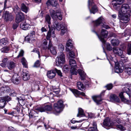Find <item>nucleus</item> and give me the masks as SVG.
I'll use <instances>...</instances> for the list:
<instances>
[{
  "mask_svg": "<svg viewBox=\"0 0 131 131\" xmlns=\"http://www.w3.org/2000/svg\"><path fill=\"white\" fill-rule=\"evenodd\" d=\"M85 115L84 113L83 110L81 108L78 109V113L77 115V117H82L84 116Z\"/></svg>",
  "mask_w": 131,
  "mask_h": 131,
  "instance_id": "c85d7f7f",
  "label": "nucleus"
},
{
  "mask_svg": "<svg viewBox=\"0 0 131 131\" xmlns=\"http://www.w3.org/2000/svg\"><path fill=\"white\" fill-rule=\"evenodd\" d=\"M106 48L109 51H111L112 49L111 45L109 43L107 44Z\"/></svg>",
  "mask_w": 131,
  "mask_h": 131,
  "instance_id": "e2e57ef3",
  "label": "nucleus"
},
{
  "mask_svg": "<svg viewBox=\"0 0 131 131\" xmlns=\"http://www.w3.org/2000/svg\"><path fill=\"white\" fill-rule=\"evenodd\" d=\"M116 127L118 129L122 131H124L126 129L125 128L121 125H117Z\"/></svg>",
  "mask_w": 131,
  "mask_h": 131,
  "instance_id": "3c124183",
  "label": "nucleus"
},
{
  "mask_svg": "<svg viewBox=\"0 0 131 131\" xmlns=\"http://www.w3.org/2000/svg\"><path fill=\"white\" fill-rule=\"evenodd\" d=\"M120 12L121 14L131 15V8H130L127 4H123L121 7Z\"/></svg>",
  "mask_w": 131,
  "mask_h": 131,
  "instance_id": "39448f33",
  "label": "nucleus"
},
{
  "mask_svg": "<svg viewBox=\"0 0 131 131\" xmlns=\"http://www.w3.org/2000/svg\"><path fill=\"white\" fill-rule=\"evenodd\" d=\"M131 89V87L130 86L125 87L123 88V91L124 92L126 93L128 95V93H129Z\"/></svg>",
  "mask_w": 131,
  "mask_h": 131,
  "instance_id": "58836bf2",
  "label": "nucleus"
},
{
  "mask_svg": "<svg viewBox=\"0 0 131 131\" xmlns=\"http://www.w3.org/2000/svg\"><path fill=\"white\" fill-rule=\"evenodd\" d=\"M9 50V48L7 47H5L1 49L2 52L6 53L8 52Z\"/></svg>",
  "mask_w": 131,
  "mask_h": 131,
  "instance_id": "a19ab883",
  "label": "nucleus"
},
{
  "mask_svg": "<svg viewBox=\"0 0 131 131\" xmlns=\"http://www.w3.org/2000/svg\"><path fill=\"white\" fill-rule=\"evenodd\" d=\"M110 99L112 101L119 102V100L118 97L115 94H112L110 95Z\"/></svg>",
  "mask_w": 131,
  "mask_h": 131,
  "instance_id": "cd10ccee",
  "label": "nucleus"
},
{
  "mask_svg": "<svg viewBox=\"0 0 131 131\" xmlns=\"http://www.w3.org/2000/svg\"><path fill=\"white\" fill-rule=\"evenodd\" d=\"M127 51L128 54L130 55L131 54V44H128Z\"/></svg>",
  "mask_w": 131,
  "mask_h": 131,
  "instance_id": "864d4df0",
  "label": "nucleus"
},
{
  "mask_svg": "<svg viewBox=\"0 0 131 131\" xmlns=\"http://www.w3.org/2000/svg\"><path fill=\"white\" fill-rule=\"evenodd\" d=\"M113 51L114 53L118 56H121L122 55L123 51L119 48L118 47H114Z\"/></svg>",
  "mask_w": 131,
  "mask_h": 131,
  "instance_id": "6ab92c4d",
  "label": "nucleus"
},
{
  "mask_svg": "<svg viewBox=\"0 0 131 131\" xmlns=\"http://www.w3.org/2000/svg\"><path fill=\"white\" fill-rule=\"evenodd\" d=\"M69 68L68 66L66 65L64 66L63 67V70L65 72V73L69 71Z\"/></svg>",
  "mask_w": 131,
  "mask_h": 131,
  "instance_id": "5fc2aeb1",
  "label": "nucleus"
},
{
  "mask_svg": "<svg viewBox=\"0 0 131 131\" xmlns=\"http://www.w3.org/2000/svg\"><path fill=\"white\" fill-rule=\"evenodd\" d=\"M40 65V61L37 60L35 63L33 67H39Z\"/></svg>",
  "mask_w": 131,
  "mask_h": 131,
  "instance_id": "4d7b16f0",
  "label": "nucleus"
},
{
  "mask_svg": "<svg viewBox=\"0 0 131 131\" xmlns=\"http://www.w3.org/2000/svg\"><path fill=\"white\" fill-rule=\"evenodd\" d=\"M124 68L123 67H121L118 63H115V72L117 73H122L123 71Z\"/></svg>",
  "mask_w": 131,
  "mask_h": 131,
  "instance_id": "f3484780",
  "label": "nucleus"
},
{
  "mask_svg": "<svg viewBox=\"0 0 131 131\" xmlns=\"http://www.w3.org/2000/svg\"><path fill=\"white\" fill-rule=\"evenodd\" d=\"M77 86L79 90H83L84 89V86L83 84L80 82L77 83Z\"/></svg>",
  "mask_w": 131,
  "mask_h": 131,
  "instance_id": "c9c22d12",
  "label": "nucleus"
},
{
  "mask_svg": "<svg viewBox=\"0 0 131 131\" xmlns=\"http://www.w3.org/2000/svg\"><path fill=\"white\" fill-rule=\"evenodd\" d=\"M79 73L80 75V78L81 80H84L85 78L86 75V74L84 71L81 69H79L78 70Z\"/></svg>",
  "mask_w": 131,
  "mask_h": 131,
  "instance_id": "393cba45",
  "label": "nucleus"
},
{
  "mask_svg": "<svg viewBox=\"0 0 131 131\" xmlns=\"http://www.w3.org/2000/svg\"><path fill=\"white\" fill-rule=\"evenodd\" d=\"M45 22L47 23L48 24L50 25L51 24V17L50 15H46L45 17Z\"/></svg>",
  "mask_w": 131,
  "mask_h": 131,
  "instance_id": "e433bc0d",
  "label": "nucleus"
},
{
  "mask_svg": "<svg viewBox=\"0 0 131 131\" xmlns=\"http://www.w3.org/2000/svg\"><path fill=\"white\" fill-rule=\"evenodd\" d=\"M73 48V41L70 39H69L67 41L66 45V50L69 51L72 50Z\"/></svg>",
  "mask_w": 131,
  "mask_h": 131,
  "instance_id": "2eb2a0df",
  "label": "nucleus"
},
{
  "mask_svg": "<svg viewBox=\"0 0 131 131\" xmlns=\"http://www.w3.org/2000/svg\"><path fill=\"white\" fill-rule=\"evenodd\" d=\"M50 12L51 17L54 20H56L57 18L60 20H62V16L60 10L58 9L55 12L51 9L50 10Z\"/></svg>",
  "mask_w": 131,
  "mask_h": 131,
  "instance_id": "7ed1b4c3",
  "label": "nucleus"
},
{
  "mask_svg": "<svg viewBox=\"0 0 131 131\" xmlns=\"http://www.w3.org/2000/svg\"><path fill=\"white\" fill-rule=\"evenodd\" d=\"M77 67L71 68L70 71L72 74L77 75V72L76 68Z\"/></svg>",
  "mask_w": 131,
  "mask_h": 131,
  "instance_id": "09e8293b",
  "label": "nucleus"
},
{
  "mask_svg": "<svg viewBox=\"0 0 131 131\" xmlns=\"http://www.w3.org/2000/svg\"><path fill=\"white\" fill-rule=\"evenodd\" d=\"M47 43L48 42L45 39L44 40L42 45V47L43 49L45 50L48 49Z\"/></svg>",
  "mask_w": 131,
  "mask_h": 131,
  "instance_id": "79ce46f5",
  "label": "nucleus"
},
{
  "mask_svg": "<svg viewBox=\"0 0 131 131\" xmlns=\"http://www.w3.org/2000/svg\"><path fill=\"white\" fill-rule=\"evenodd\" d=\"M48 2L53 6H56L57 4V0H48Z\"/></svg>",
  "mask_w": 131,
  "mask_h": 131,
  "instance_id": "4c0bfd02",
  "label": "nucleus"
},
{
  "mask_svg": "<svg viewBox=\"0 0 131 131\" xmlns=\"http://www.w3.org/2000/svg\"><path fill=\"white\" fill-rule=\"evenodd\" d=\"M65 58L64 54L62 52H61L59 54V56L56 58V65L58 67H61L65 62Z\"/></svg>",
  "mask_w": 131,
  "mask_h": 131,
  "instance_id": "f03ea898",
  "label": "nucleus"
},
{
  "mask_svg": "<svg viewBox=\"0 0 131 131\" xmlns=\"http://www.w3.org/2000/svg\"><path fill=\"white\" fill-rule=\"evenodd\" d=\"M70 90L74 95H79L81 94V93L76 89H71Z\"/></svg>",
  "mask_w": 131,
  "mask_h": 131,
  "instance_id": "49530a36",
  "label": "nucleus"
},
{
  "mask_svg": "<svg viewBox=\"0 0 131 131\" xmlns=\"http://www.w3.org/2000/svg\"><path fill=\"white\" fill-rule=\"evenodd\" d=\"M104 19L102 17H100L95 21H94V26H98L103 23Z\"/></svg>",
  "mask_w": 131,
  "mask_h": 131,
  "instance_id": "412c9836",
  "label": "nucleus"
},
{
  "mask_svg": "<svg viewBox=\"0 0 131 131\" xmlns=\"http://www.w3.org/2000/svg\"><path fill=\"white\" fill-rule=\"evenodd\" d=\"M61 23L59 25V22L57 21H55L53 23V25L52 26V28H53L54 30L56 29L58 30H59L61 28Z\"/></svg>",
  "mask_w": 131,
  "mask_h": 131,
  "instance_id": "4be33fe9",
  "label": "nucleus"
},
{
  "mask_svg": "<svg viewBox=\"0 0 131 131\" xmlns=\"http://www.w3.org/2000/svg\"><path fill=\"white\" fill-rule=\"evenodd\" d=\"M24 17L23 14L21 12H19L16 15L15 21L17 23H18L24 20Z\"/></svg>",
  "mask_w": 131,
  "mask_h": 131,
  "instance_id": "ddd939ff",
  "label": "nucleus"
},
{
  "mask_svg": "<svg viewBox=\"0 0 131 131\" xmlns=\"http://www.w3.org/2000/svg\"><path fill=\"white\" fill-rule=\"evenodd\" d=\"M10 94L11 95L14 96L15 94V91L12 89H11V90L10 91Z\"/></svg>",
  "mask_w": 131,
  "mask_h": 131,
  "instance_id": "338daca9",
  "label": "nucleus"
},
{
  "mask_svg": "<svg viewBox=\"0 0 131 131\" xmlns=\"http://www.w3.org/2000/svg\"><path fill=\"white\" fill-rule=\"evenodd\" d=\"M52 30L51 31L50 29L49 30L47 35L46 37V39L47 40H49V44L48 49L50 50L51 53L54 55H56L57 53L56 48L52 46V44L50 38L51 36L53 38L55 37V35L54 32V31H52Z\"/></svg>",
  "mask_w": 131,
  "mask_h": 131,
  "instance_id": "f257e3e1",
  "label": "nucleus"
},
{
  "mask_svg": "<svg viewBox=\"0 0 131 131\" xmlns=\"http://www.w3.org/2000/svg\"><path fill=\"white\" fill-rule=\"evenodd\" d=\"M123 93V92H121L119 94V96L122 101L126 102L127 101V100L124 97Z\"/></svg>",
  "mask_w": 131,
  "mask_h": 131,
  "instance_id": "8fccbe9b",
  "label": "nucleus"
},
{
  "mask_svg": "<svg viewBox=\"0 0 131 131\" xmlns=\"http://www.w3.org/2000/svg\"><path fill=\"white\" fill-rule=\"evenodd\" d=\"M11 100L10 97L8 96H5L0 99V107H4L6 105V102H8Z\"/></svg>",
  "mask_w": 131,
  "mask_h": 131,
  "instance_id": "6e6552de",
  "label": "nucleus"
},
{
  "mask_svg": "<svg viewBox=\"0 0 131 131\" xmlns=\"http://www.w3.org/2000/svg\"><path fill=\"white\" fill-rule=\"evenodd\" d=\"M130 15L127 14H121L120 12H119L118 16L121 18V20L124 23H127L129 20V17Z\"/></svg>",
  "mask_w": 131,
  "mask_h": 131,
  "instance_id": "1a4fd4ad",
  "label": "nucleus"
},
{
  "mask_svg": "<svg viewBox=\"0 0 131 131\" xmlns=\"http://www.w3.org/2000/svg\"><path fill=\"white\" fill-rule=\"evenodd\" d=\"M21 61L23 66L26 68L27 67V62L25 59L24 57L22 58L21 59Z\"/></svg>",
  "mask_w": 131,
  "mask_h": 131,
  "instance_id": "de8ad7c7",
  "label": "nucleus"
},
{
  "mask_svg": "<svg viewBox=\"0 0 131 131\" xmlns=\"http://www.w3.org/2000/svg\"><path fill=\"white\" fill-rule=\"evenodd\" d=\"M14 18V16L11 13H9L8 12L6 11L4 19L5 21L6 22L11 21L13 20Z\"/></svg>",
  "mask_w": 131,
  "mask_h": 131,
  "instance_id": "4468645a",
  "label": "nucleus"
},
{
  "mask_svg": "<svg viewBox=\"0 0 131 131\" xmlns=\"http://www.w3.org/2000/svg\"><path fill=\"white\" fill-rule=\"evenodd\" d=\"M88 130V131H98L97 128L92 127H89Z\"/></svg>",
  "mask_w": 131,
  "mask_h": 131,
  "instance_id": "6e6d98bb",
  "label": "nucleus"
},
{
  "mask_svg": "<svg viewBox=\"0 0 131 131\" xmlns=\"http://www.w3.org/2000/svg\"><path fill=\"white\" fill-rule=\"evenodd\" d=\"M31 52H34L36 53H37L39 57H40V53L38 49L34 48L32 50V51H31Z\"/></svg>",
  "mask_w": 131,
  "mask_h": 131,
  "instance_id": "13d9d810",
  "label": "nucleus"
},
{
  "mask_svg": "<svg viewBox=\"0 0 131 131\" xmlns=\"http://www.w3.org/2000/svg\"><path fill=\"white\" fill-rule=\"evenodd\" d=\"M105 92V91H103L100 95L94 96L92 97L94 101L97 104H100L101 103V101L102 100L101 97L102 95H104Z\"/></svg>",
  "mask_w": 131,
  "mask_h": 131,
  "instance_id": "9d476101",
  "label": "nucleus"
},
{
  "mask_svg": "<svg viewBox=\"0 0 131 131\" xmlns=\"http://www.w3.org/2000/svg\"><path fill=\"white\" fill-rule=\"evenodd\" d=\"M61 32L60 33L61 35H63L67 31L66 24L64 23H62L61 26Z\"/></svg>",
  "mask_w": 131,
  "mask_h": 131,
  "instance_id": "aec40b11",
  "label": "nucleus"
},
{
  "mask_svg": "<svg viewBox=\"0 0 131 131\" xmlns=\"http://www.w3.org/2000/svg\"><path fill=\"white\" fill-rule=\"evenodd\" d=\"M52 107L51 105H48L45 104L41 107L38 108V110L41 112H43L46 111H50L52 110Z\"/></svg>",
  "mask_w": 131,
  "mask_h": 131,
  "instance_id": "f8f14e48",
  "label": "nucleus"
},
{
  "mask_svg": "<svg viewBox=\"0 0 131 131\" xmlns=\"http://www.w3.org/2000/svg\"><path fill=\"white\" fill-rule=\"evenodd\" d=\"M16 99L18 101L19 104L21 105H25V103L24 101L25 99V98H22L21 97H17Z\"/></svg>",
  "mask_w": 131,
  "mask_h": 131,
  "instance_id": "72a5a7b5",
  "label": "nucleus"
},
{
  "mask_svg": "<svg viewBox=\"0 0 131 131\" xmlns=\"http://www.w3.org/2000/svg\"><path fill=\"white\" fill-rule=\"evenodd\" d=\"M21 76L22 77L23 80L25 81H27L30 79V75L29 74L26 72H23L22 73Z\"/></svg>",
  "mask_w": 131,
  "mask_h": 131,
  "instance_id": "b1692460",
  "label": "nucleus"
},
{
  "mask_svg": "<svg viewBox=\"0 0 131 131\" xmlns=\"http://www.w3.org/2000/svg\"><path fill=\"white\" fill-rule=\"evenodd\" d=\"M54 70L57 73L58 75L60 77L62 76V73L61 71L60 70H58L56 68L54 69Z\"/></svg>",
  "mask_w": 131,
  "mask_h": 131,
  "instance_id": "052dcab7",
  "label": "nucleus"
},
{
  "mask_svg": "<svg viewBox=\"0 0 131 131\" xmlns=\"http://www.w3.org/2000/svg\"><path fill=\"white\" fill-rule=\"evenodd\" d=\"M63 102L62 100L58 101L57 103L54 104V113L55 114L60 113L62 111V107L63 106Z\"/></svg>",
  "mask_w": 131,
  "mask_h": 131,
  "instance_id": "423d86ee",
  "label": "nucleus"
},
{
  "mask_svg": "<svg viewBox=\"0 0 131 131\" xmlns=\"http://www.w3.org/2000/svg\"><path fill=\"white\" fill-rule=\"evenodd\" d=\"M124 33L125 36H128L129 37L131 35V30L129 29H127L124 31Z\"/></svg>",
  "mask_w": 131,
  "mask_h": 131,
  "instance_id": "a18cd8bd",
  "label": "nucleus"
},
{
  "mask_svg": "<svg viewBox=\"0 0 131 131\" xmlns=\"http://www.w3.org/2000/svg\"><path fill=\"white\" fill-rule=\"evenodd\" d=\"M18 26V25L16 24H13V28L14 29H16Z\"/></svg>",
  "mask_w": 131,
  "mask_h": 131,
  "instance_id": "774afa93",
  "label": "nucleus"
},
{
  "mask_svg": "<svg viewBox=\"0 0 131 131\" xmlns=\"http://www.w3.org/2000/svg\"><path fill=\"white\" fill-rule=\"evenodd\" d=\"M105 87L108 90H111L113 87V85L111 84H110L107 85Z\"/></svg>",
  "mask_w": 131,
  "mask_h": 131,
  "instance_id": "680f3d73",
  "label": "nucleus"
},
{
  "mask_svg": "<svg viewBox=\"0 0 131 131\" xmlns=\"http://www.w3.org/2000/svg\"><path fill=\"white\" fill-rule=\"evenodd\" d=\"M15 66V63L12 61L10 62L7 65L8 68L10 70H12L13 69Z\"/></svg>",
  "mask_w": 131,
  "mask_h": 131,
  "instance_id": "2f4dec72",
  "label": "nucleus"
},
{
  "mask_svg": "<svg viewBox=\"0 0 131 131\" xmlns=\"http://www.w3.org/2000/svg\"><path fill=\"white\" fill-rule=\"evenodd\" d=\"M103 124L106 127H110L114 125V123L110 121L109 118H107L104 119Z\"/></svg>",
  "mask_w": 131,
  "mask_h": 131,
  "instance_id": "a211bd4d",
  "label": "nucleus"
},
{
  "mask_svg": "<svg viewBox=\"0 0 131 131\" xmlns=\"http://www.w3.org/2000/svg\"><path fill=\"white\" fill-rule=\"evenodd\" d=\"M8 43V41L6 38H3L0 40V45H5Z\"/></svg>",
  "mask_w": 131,
  "mask_h": 131,
  "instance_id": "c756f323",
  "label": "nucleus"
},
{
  "mask_svg": "<svg viewBox=\"0 0 131 131\" xmlns=\"http://www.w3.org/2000/svg\"><path fill=\"white\" fill-rule=\"evenodd\" d=\"M69 64L71 68L77 67L75 60L73 59H70L69 61Z\"/></svg>",
  "mask_w": 131,
  "mask_h": 131,
  "instance_id": "bb28decb",
  "label": "nucleus"
},
{
  "mask_svg": "<svg viewBox=\"0 0 131 131\" xmlns=\"http://www.w3.org/2000/svg\"><path fill=\"white\" fill-rule=\"evenodd\" d=\"M88 8L90 13L94 14L98 11L97 6L93 2V0L88 1Z\"/></svg>",
  "mask_w": 131,
  "mask_h": 131,
  "instance_id": "20e7f679",
  "label": "nucleus"
},
{
  "mask_svg": "<svg viewBox=\"0 0 131 131\" xmlns=\"http://www.w3.org/2000/svg\"><path fill=\"white\" fill-rule=\"evenodd\" d=\"M24 51L23 50H21L20 51L19 54L17 56V58H19L20 57H22L23 56Z\"/></svg>",
  "mask_w": 131,
  "mask_h": 131,
  "instance_id": "bf43d9fd",
  "label": "nucleus"
},
{
  "mask_svg": "<svg viewBox=\"0 0 131 131\" xmlns=\"http://www.w3.org/2000/svg\"><path fill=\"white\" fill-rule=\"evenodd\" d=\"M111 42L113 46H116L119 45V42L118 39H114L111 40Z\"/></svg>",
  "mask_w": 131,
  "mask_h": 131,
  "instance_id": "7c9ffc66",
  "label": "nucleus"
},
{
  "mask_svg": "<svg viewBox=\"0 0 131 131\" xmlns=\"http://www.w3.org/2000/svg\"><path fill=\"white\" fill-rule=\"evenodd\" d=\"M33 37L34 35L33 34H31L28 35V36L26 37L25 38V41H26L27 42H29L30 40H33Z\"/></svg>",
  "mask_w": 131,
  "mask_h": 131,
  "instance_id": "f704fd0d",
  "label": "nucleus"
},
{
  "mask_svg": "<svg viewBox=\"0 0 131 131\" xmlns=\"http://www.w3.org/2000/svg\"><path fill=\"white\" fill-rule=\"evenodd\" d=\"M21 9L22 11L26 13H27L29 10L28 8L24 4H21Z\"/></svg>",
  "mask_w": 131,
  "mask_h": 131,
  "instance_id": "473e14b6",
  "label": "nucleus"
},
{
  "mask_svg": "<svg viewBox=\"0 0 131 131\" xmlns=\"http://www.w3.org/2000/svg\"><path fill=\"white\" fill-rule=\"evenodd\" d=\"M126 23H125L122 21H121L120 23V26L121 28L122 29H124L126 26Z\"/></svg>",
  "mask_w": 131,
  "mask_h": 131,
  "instance_id": "603ef678",
  "label": "nucleus"
},
{
  "mask_svg": "<svg viewBox=\"0 0 131 131\" xmlns=\"http://www.w3.org/2000/svg\"><path fill=\"white\" fill-rule=\"evenodd\" d=\"M125 71L128 75H131V67H125Z\"/></svg>",
  "mask_w": 131,
  "mask_h": 131,
  "instance_id": "37998d69",
  "label": "nucleus"
},
{
  "mask_svg": "<svg viewBox=\"0 0 131 131\" xmlns=\"http://www.w3.org/2000/svg\"><path fill=\"white\" fill-rule=\"evenodd\" d=\"M108 32L106 30L102 29L100 36L97 35L100 40L103 43H105L106 40L105 39L107 36Z\"/></svg>",
  "mask_w": 131,
  "mask_h": 131,
  "instance_id": "0eeeda50",
  "label": "nucleus"
},
{
  "mask_svg": "<svg viewBox=\"0 0 131 131\" xmlns=\"http://www.w3.org/2000/svg\"><path fill=\"white\" fill-rule=\"evenodd\" d=\"M20 27L23 29L26 30L29 29L30 28V26L26 21L22 22L20 25Z\"/></svg>",
  "mask_w": 131,
  "mask_h": 131,
  "instance_id": "dca6fc26",
  "label": "nucleus"
},
{
  "mask_svg": "<svg viewBox=\"0 0 131 131\" xmlns=\"http://www.w3.org/2000/svg\"><path fill=\"white\" fill-rule=\"evenodd\" d=\"M20 78L17 73L14 74L12 78V82L15 84H18L20 82Z\"/></svg>",
  "mask_w": 131,
  "mask_h": 131,
  "instance_id": "9b49d317",
  "label": "nucleus"
},
{
  "mask_svg": "<svg viewBox=\"0 0 131 131\" xmlns=\"http://www.w3.org/2000/svg\"><path fill=\"white\" fill-rule=\"evenodd\" d=\"M112 4L114 8L115 9H117V8L119 7V4H121L115 1H112Z\"/></svg>",
  "mask_w": 131,
  "mask_h": 131,
  "instance_id": "ea45409f",
  "label": "nucleus"
},
{
  "mask_svg": "<svg viewBox=\"0 0 131 131\" xmlns=\"http://www.w3.org/2000/svg\"><path fill=\"white\" fill-rule=\"evenodd\" d=\"M48 77L50 79H52L56 75V73L53 70L48 71L47 74Z\"/></svg>",
  "mask_w": 131,
  "mask_h": 131,
  "instance_id": "a878e982",
  "label": "nucleus"
},
{
  "mask_svg": "<svg viewBox=\"0 0 131 131\" xmlns=\"http://www.w3.org/2000/svg\"><path fill=\"white\" fill-rule=\"evenodd\" d=\"M69 54L70 57L71 58H74L75 57L74 53L72 51L70 52Z\"/></svg>",
  "mask_w": 131,
  "mask_h": 131,
  "instance_id": "0e129e2a",
  "label": "nucleus"
},
{
  "mask_svg": "<svg viewBox=\"0 0 131 131\" xmlns=\"http://www.w3.org/2000/svg\"><path fill=\"white\" fill-rule=\"evenodd\" d=\"M8 60L7 58H4L3 60V63L1 64V66L3 67H5L7 64V62Z\"/></svg>",
  "mask_w": 131,
  "mask_h": 131,
  "instance_id": "c03bdc74",
  "label": "nucleus"
},
{
  "mask_svg": "<svg viewBox=\"0 0 131 131\" xmlns=\"http://www.w3.org/2000/svg\"><path fill=\"white\" fill-rule=\"evenodd\" d=\"M11 90V89L10 88L3 87L0 89V94H1V95L5 92L10 93Z\"/></svg>",
  "mask_w": 131,
  "mask_h": 131,
  "instance_id": "5701e85b",
  "label": "nucleus"
},
{
  "mask_svg": "<svg viewBox=\"0 0 131 131\" xmlns=\"http://www.w3.org/2000/svg\"><path fill=\"white\" fill-rule=\"evenodd\" d=\"M59 48L61 51H62L64 50V46H63L61 44H60L59 45Z\"/></svg>",
  "mask_w": 131,
  "mask_h": 131,
  "instance_id": "69168bd1",
  "label": "nucleus"
}]
</instances>
